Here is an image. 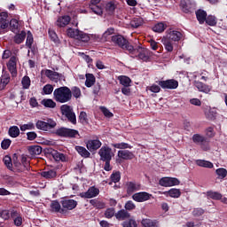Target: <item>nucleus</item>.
<instances>
[{"instance_id":"nucleus-1","label":"nucleus","mask_w":227,"mask_h":227,"mask_svg":"<svg viewBox=\"0 0 227 227\" xmlns=\"http://www.w3.org/2000/svg\"><path fill=\"white\" fill-rule=\"evenodd\" d=\"M53 98L59 104H67L72 101V90L67 86L59 87L53 91Z\"/></svg>"},{"instance_id":"nucleus-2","label":"nucleus","mask_w":227,"mask_h":227,"mask_svg":"<svg viewBox=\"0 0 227 227\" xmlns=\"http://www.w3.org/2000/svg\"><path fill=\"white\" fill-rule=\"evenodd\" d=\"M111 40H112L113 43H114V45H117L123 51H127V52H129V54H135L137 52V51L136 49H134V46H132V44H130L129 40H127V38H125L121 35H113Z\"/></svg>"},{"instance_id":"nucleus-3","label":"nucleus","mask_w":227,"mask_h":227,"mask_svg":"<svg viewBox=\"0 0 227 227\" xmlns=\"http://www.w3.org/2000/svg\"><path fill=\"white\" fill-rule=\"evenodd\" d=\"M98 155L100 157V160L105 162V171H111V169H113V168H111V160H113V157L114 155V153H113V149L109 146L104 145L99 149Z\"/></svg>"},{"instance_id":"nucleus-4","label":"nucleus","mask_w":227,"mask_h":227,"mask_svg":"<svg viewBox=\"0 0 227 227\" xmlns=\"http://www.w3.org/2000/svg\"><path fill=\"white\" fill-rule=\"evenodd\" d=\"M54 134H56V136L59 137H67L68 139H75L77 137H81L79 130L66 127L59 128L56 129Z\"/></svg>"},{"instance_id":"nucleus-5","label":"nucleus","mask_w":227,"mask_h":227,"mask_svg":"<svg viewBox=\"0 0 227 227\" xmlns=\"http://www.w3.org/2000/svg\"><path fill=\"white\" fill-rule=\"evenodd\" d=\"M61 114L67 118L68 121L73 125H77V117L75 116V113L74 112V107L70 106V105H62L60 106Z\"/></svg>"},{"instance_id":"nucleus-6","label":"nucleus","mask_w":227,"mask_h":227,"mask_svg":"<svg viewBox=\"0 0 227 227\" xmlns=\"http://www.w3.org/2000/svg\"><path fill=\"white\" fill-rule=\"evenodd\" d=\"M67 36L70 38H74L75 40H79L80 42H84L85 43H88L90 40V35L80 31L79 29L75 28H68L67 30Z\"/></svg>"},{"instance_id":"nucleus-7","label":"nucleus","mask_w":227,"mask_h":227,"mask_svg":"<svg viewBox=\"0 0 227 227\" xmlns=\"http://www.w3.org/2000/svg\"><path fill=\"white\" fill-rule=\"evenodd\" d=\"M56 125H58V123L52 119H49L47 122L38 120L35 123L36 129H38V130H43L44 132L51 130V129H54Z\"/></svg>"},{"instance_id":"nucleus-8","label":"nucleus","mask_w":227,"mask_h":227,"mask_svg":"<svg viewBox=\"0 0 227 227\" xmlns=\"http://www.w3.org/2000/svg\"><path fill=\"white\" fill-rule=\"evenodd\" d=\"M159 184L161 187H173L175 185H180V180L176 177H162L160 179Z\"/></svg>"},{"instance_id":"nucleus-9","label":"nucleus","mask_w":227,"mask_h":227,"mask_svg":"<svg viewBox=\"0 0 227 227\" xmlns=\"http://www.w3.org/2000/svg\"><path fill=\"white\" fill-rule=\"evenodd\" d=\"M180 6L184 13H192L196 10V4L191 0H181Z\"/></svg>"},{"instance_id":"nucleus-10","label":"nucleus","mask_w":227,"mask_h":227,"mask_svg":"<svg viewBox=\"0 0 227 227\" xmlns=\"http://www.w3.org/2000/svg\"><path fill=\"white\" fill-rule=\"evenodd\" d=\"M45 153L51 155V157H53L54 160L57 162H67V155H65L63 153L58 152L57 150L49 148L45 150Z\"/></svg>"},{"instance_id":"nucleus-11","label":"nucleus","mask_w":227,"mask_h":227,"mask_svg":"<svg viewBox=\"0 0 227 227\" xmlns=\"http://www.w3.org/2000/svg\"><path fill=\"white\" fill-rule=\"evenodd\" d=\"M157 82L163 90H176L178 88V81L175 79L158 81Z\"/></svg>"},{"instance_id":"nucleus-12","label":"nucleus","mask_w":227,"mask_h":227,"mask_svg":"<svg viewBox=\"0 0 227 227\" xmlns=\"http://www.w3.org/2000/svg\"><path fill=\"white\" fill-rule=\"evenodd\" d=\"M44 75H46L50 81H53L54 82H58V81H63V79H65V75L51 69H46L44 71Z\"/></svg>"},{"instance_id":"nucleus-13","label":"nucleus","mask_w":227,"mask_h":227,"mask_svg":"<svg viewBox=\"0 0 227 227\" xmlns=\"http://www.w3.org/2000/svg\"><path fill=\"white\" fill-rule=\"evenodd\" d=\"M100 194V190L95 186H90L87 192L80 193L82 198L91 200V198H97Z\"/></svg>"},{"instance_id":"nucleus-14","label":"nucleus","mask_w":227,"mask_h":227,"mask_svg":"<svg viewBox=\"0 0 227 227\" xmlns=\"http://www.w3.org/2000/svg\"><path fill=\"white\" fill-rule=\"evenodd\" d=\"M140 190H141V184L132 181L126 183V192L128 196H132L133 192H137V191H140Z\"/></svg>"},{"instance_id":"nucleus-15","label":"nucleus","mask_w":227,"mask_h":227,"mask_svg":"<svg viewBox=\"0 0 227 227\" xmlns=\"http://www.w3.org/2000/svg\"><path fill=\"white\" fill-rule=\"evenodd\" d=\"M183 37L184 35L182 32L177 30H169L165 36V38L170 40L171 42H180Z\"/></svg>"},{"instance_id":"nucleus-16","label":"nucleus","mask_w":227,"mask_h":227,"mask_svg":"<svg viewBox=\"0 0 227 227\" xmlns=\"http://www.w3.org/2000/svg\"><path fill=\"white\" fill-rule=\"evenodd\" d=\"M86 146L89 152H97L102 146V142L98 139L88 140Z\"/></svg>"},{"instance_id":"nucleus-17","label":"nucleus","mask_w":227,"mask_h":227,"mask_svg":"<svg viewBox=\"0 0 227 227\" xmlns=\"http://www.w3.org/2000/svg\"><path fill=\"white\" fill-rule=\"evenodd\" d=\"M7 68L12 75H17V57H11L7 63Z\"/></svg>"},{"instance_id":"nucleus-18","label":"nucleus","mask_w":227,"mask_h":227,"mask_svg":"<svg viewBox=\"0 0 227 227\" xmlns=\"http://www.w3.org/2000/svg\"><path fill=\"white\" fill-rule=\"evenodd\" d=\"M60 203L63 210H74L77 207V201L74 200H64Z\"/></svg>"},{"instance_id":"nucleus-19","label":"nucleus","mask_w":227,"mask_h":227,"mask_svg":"<svg viewBox=\"0 0 227 227\" xmlns=\"http://www.w3.org/2000/svg\"><path fill=\"white\" fill-rule=\"evenodd\" d=\"M194 86L197 88V90H199V91H201L202 93H210V91L212 90V87L200 81H195Z\"/></svg>"},{"instance_id":"nucleus-20","label":"nucleus","mask_w":227,"mask_h":227,"mask_svg":"<svg viewBox=\"0 0 227 227\" xmlns=\"http://www.w3.org/2000/svg\"><path fill=\"white\" fill-rule=\"evenodd\" d=\"M114 217L117 221H127V219H130V213L125 209H121L115 213Z\"/></svg>"},{"instance_id":"nucleus-21","label":"nucleus","mask_w":227,"mask_h":227,"mask_svg":"<svg viewBox=\"0 0 227 227\" xmlns=\"http://www.w3.org/2000/svg\"><path fill=\"white\" fill-rule=\"evenodd\" d=\"M118 157L123 159L124 160H132L134 159V153L128 150L118 151Z\"/></svg>"},{"instance_id":"nucleus-22","label":"nucleus","mask_w":227,"mask_h":227,"mask_svg":"<svg viewBox=\"0 0 227 227\" xmlns=\"http://www.w3.org/2000/svg\"><path fill=\"white\" fill-rule=\"evenodd\" d=\"M10 21L8 20V13L7 12H1L0 13V28L6 29Z\"/></svg>"},{"instance_id":"nucleus-23","label":"nucleus","mask_w":227,"mask_h":227,"mask_svg":"<svg viewBox=\"0 0 227 227\" xmlns=\"http://www.w3.org/2000/svg\"><path fill=\"white\" fill-rule=\"evenodd\" d=\"M70 20H72V19L68 15L59 17L57 20V26H59V27H65L70 24Z\"/></svg>"},{"instance_id":"nucleus-24","label":"nucleus","mask_w":227,"mask_h":227,"mask_svg":"<svg viewBox=\"0 0 227 227\" xmlns=\"http://www.w3.org/2000/svg\"><path fill=\"white\" fill-rule=\"evenodd\" d=\"M74 149L79 153V155H81V157H83V159H89V157L91 156V153L83 146L76 145Z\"/></svg>"},{"instance_id":"nucleus-25","label":"nucleus","mask_w":227,"mask_h":227,"mask_svg":"<svg viewBox=\"0 0 227 227\" xmlns=\"http://www.w3.org/2000/svg\"><path fill=\"white\" fill-rule=\"evenodd\" d=\"M41 176L46 180H52V178H56V176H58V173L54 169H50L41 172Z\"/></svg>"},{"instance_id":"nucleus-26","label":"nucleus","mask_w":227,"mask_h":227,"mask_svg":"<svg viewBox=\"0 0 227 227\" xmlns=\"http://www.w3.org/2000/svg\"><path fill=\"white\" fill-rule=\"evenodd\" d=\"M28 150V153L29 155H31L32 157H35L36 155H40V153H42V146L40 145H30L27 147Z\"/></svg>"},{"instance_id":"nucleus-27","label":"nucleus","mask_w":227,"mask_h":227,"mask_svg":"<svg viewBox=\"0 0 227 227\" xmlns=\"http://www.w3.org/2000/svg\"><path fill=\"white\" fill-rule=\"evenodd\" d=\"M51 212H59L60 214L65 213V209L61 208V204H59V201L58 200H52L51 203Z\"/></svg>"},{"instance_id":"nucleus-28","label":"nucleus","mask_w":227,"mask_h":227,"mask_svg":"<svg viewBox=\"0 0 227 227\" xmlns=\"http://www.w3.org/2000/svg\"><path fill=\"white\" fill-rule=\"evenodd\" d=\"M85 77H86L85 86L87 88H91V86L95 85L97 79L95 78V75L93 74H86Z\"/></svg>"},{"instance_id":"nucleus-29","label":"nucleus","mask_w":227,"mask_h":227,"mask_svg":"<svg viewBox=\"0 0 227 227\" xmlns=\"http://www.w3.org/2000/svg\"><path fill=\"white\" fill-rule=\"evenodd\" d=\"M172 41L168 39L167 37H162L161 39V43H163L165 50L168 52H173V43H171Z\"/></svg>"},{"instance_id":"nucleus-30","label":"nucleus","mask_w":227,"mask_h":227,"mask_svg":"<svg viewBox=\"0 0 227 227\" xmlns=\"http://www.w3.org/2000/svg\"><path fill=\"white\" fill-rule=\"evenodd\" d=\"M192 139L195 145H203L207 141V137L200 134H194Z\"/></svg>"},{"instance_id":"nucleus-31","label":"nucleus","mask_w":227,"mask_h":227,"mask_svg":"<svg viewBox=\"0 0 227 227\" xmlns=\"http://www.w3.org/2000/svg\"><path fill=\"white\" fill-rule=\"evenodd\" d=\"M196 164L197 166H200V168H207L208 169L214 168V163L205 160H197Z\"/></svg>"},{"instance_id":"nucleus-32","label":"nucleus","mask_w":227,"mask_h":227,"mask_svg":"<svg viewBox=\"0 0 227 227\" xmlns=\"http://www.w3.org/2000/svg\"><path fill=\"white\" fill-rule=\"evenodd\" d=\"M105 10L107 15H114V12L116 10V4H114V2H108L105 6Z\"/></svg>"},{"instance_id":"nucleus-33","label":"nucleus","mask_w":227,"mask_h":227,"mask_svg":"<svg viewBox=\"0 0 227 227\" xmlns=\"http://www.w3.org/2000/svg\"><path fill=\"white\" fill-rule=\"evenodd\" d=\"M196 17L200 24H204L207 20V12L203 10H198L196 12Z\"/></svg>"},{"instance_id":"nucleus-34","label":"nucleus","mask_w":227,"mask_h":227,"mask_svg":"<svg viewBox=\"0 0 227 227\" xmlns=\"http://www.w3.org/2000/svg\"><path fill=\"white\" fill-rule=\"evenodd\" d=\"M42 106L48 107L49 109H54L57 106L54 100L51 98H44L41 101Z\"/></svg>"},{"instance_id":"nucleus-35","label":"nucleus","mask_w":227,"mask_h":227,"mask_svg":"<svg viewBox=\"0 0 227 227\" xmlns=\"http://www.w3.org/2000/svg\"><path fill=\"white\" fill-rule=\"evenodd\" d=\"M8 134L10 137H19L20 136V129L17 126H12L9 128Z\"/></svg>"},{"instance_id":"nucleus-36","label":"nucleus","mask_w":227,"mask_h":227,"mask_svg":"<svg viewBox=\"0 0 227 227\" xmlns=\"http://www.w3.org/2000/svg\"><path fill=\"white\" fill-rule=\"evenodd\" d=\"M167 27L168 26L164 22H159L153 26V31L155 33H163V31H166Z\"/></svg>"},{"instance_id":"nucleus-37","label":"nucleus","mask_w":227,"mask_h":227,"mask_svg":"<svg viewBox=\"0 0 227 227\" xmlns=\"http://www.w3.org/2000/svg\"><path fill=\"white\" fill-rule=\"evenodd\" d=\"M143 226L144 227H159V222L157 220L144 219Z\"/></svg>"},{"instance_id":"nucleus-38","label":"nucleus","mask_w":227,"mask_h":227,"mask_svg":"<svg viewBox=\"0 0 227 227\" xmlns=\"http://www.w3.org/2000/svg\"><path fill=\"white\" fill-rule=\"evenodd\" d=\"M3 161L6 168L10 169V171H15V168H13V163L12 162V157L5 155L3 159Z\"/></svg>"},{"instance_id":"nucleus-39","label":"nucleus","mask_w":227,"mask_h":227,"mask_svg":"<svg viewBox=\"0 0 227 227\" xmlns=\"http://www.w3.org/2000/svg\"><path fill=\"white\" fill-rule=\"evenodd\" d=\"M26 31H21L20 34H17L14 36V42L18 44L22 43V42H24V40H26Z\"/></svg>"},{"instance_id":"nucleus-40","label":"nucleus","mask_w":227,"mask_h":227,"mask_svg":"<svg viewBox=\"0 0 227 227\" xmlns=\"http://www.w3.org/2000/svg\"><path fill=\"white\" fill-rule=\"evenodd\" d=\"M48 35L51 42H54V43L57 44L59 43V37H58V34H56V31H54L53 29H49Z\"/></svg>"},{"instance_id":"nucleus-41","label":"nucleus","mask_w":227,"mask_h":227,"mask_svg":"<svg viewBox=\"0 0 227 227\" xmlns=\"http://www.w3.org/2000/svg\"><path fill=\"white\" fill-rule=\"evenodd\" d=\"M167 193L168 194V196H170V198H180V196H182L180 189L176 188L170 189L168 192H167Z\"/></svg>"},{"instance_id":"nucleus-42","label":"nucleus","mask_w":227,"mask_h":227,"mask_svg":"<svg viewBox=\"0 0 227 227\" xmlns=\"http://www.w3.org/2000/svg\"><path fill=\"white\" fill-rule=\"evenodd\" d=\"M130 26H131V27L137 29V27L143 26V19L142 18H134L130 21Z\"/></svg>"},{"instance_id":"nucleus-43","label":"nucleus","mask_w":227,"mask_h":227,"mask_svg":"<svg viewBox=\"0 0 227 227\" xmlns=\"http://www.w3.org/2000/svg\"><path fill=\"white\" fill-rule=\"evenodd\" d=\"M21 84L23 86V90H29V87L31 86V79L29 76L25 75L21 80Z\"/></svg>"},{"instance_id":"nucleus-44","label":"nucleus","mask_w":227,"mask_h":227,"mask_svg":"<svg viewBox=\"0 0 227 227\" xmlns=\"http://www.w3.org/2000/svg\"><path fill=\"white\" fill-rule=\"evenodd\" d=\"M112 146L114 148H117L119 150H127V148H132L130 145L121 142V143H117V144H112Z\"/></svg>"},{"instance_id":"nucleus-45","label":"nucleus","mask_w":227,"mask_h":227,"mask_svg":"<svg viewBox=\"0 0 227 227\" xmlns=\"http://www.w3.org/2000/svg\"><path fill=\"white\" fill-rule=\"evenodd\" d=\"M119 80H120V83L122 86L126 88H129V86H130L131 80L129 76H120Z\"/></svg>"},{"instance_id":"nucleus-46","label":"nucleus","mask_w":227,"mask_h":227,"mask_svg":"<svg viewBox=\"0 0 227 227\" xmlns=\"http://www.w3.org/2000/svg\"><path fill=\"white\" fill-rule=\"evenodd\" d=\"M35 42V39L33 38V34L31 31H28L27 34V40H26V45L28 47V49H31L33 47V43Z\"/></svg>"},{"instance_id":"nucleus-47","label":"nucleus","mask_w":227,"mask_h":227,"mask_svg":"<svg viewBox=\"0 0 227 227\" xmlns=\"http://www.w3.org/2000/svg\"><path fill=\"white\" fill-rule=\"evenodd\" d=\"M206 117L207 120H215V116H217V112L215 110L209 108L208 111L205 112Z\"/></svg>"},{"instance_id":"nucleus-48","label":"nucleus","mask_w":227,"mask_h":227,"mask_svg":"<svg viewBox=\"0 0 227 227\" xmlns=\"http://www.w3.org/2000/svg\"><path fill=\"white\" fill-rule=\"evenodd\" d=\"M205 21L206 24H207L208 26H215L217 24V19L215 18V16L213 15L206 17Z\"/></svg>"},{"instance_id":"nucleus-49","label":"nucleus","mask_w":227,"mask_h":227,"mask_svg":"<svg viewBox=\"0 0 227 227\" xmlns=\"http://www.w3.org/2000/svg\"><path fill=\"white\" fill-rule=\"evenodd\" d=\"M122 227H137V223L132 218H129L128 221L122 223Z\"/></svg>"},{"instance_id":"nucleus-50","label":"nucleus","mask_w":227,"mask_h":227,"mask_svg":"<svg viewBox=\"0 0 227 227\" xmlns=\"http://www.w3.org/2000/svg\"><path fill=\"white\" fill-rule=\"evenodd\" d=\"M99 109L106 118H113L114 116V114L106 106H100Z\"/></svg>"},{"instance_id":"nucleus-51","label":"nucleus","mask_w":227,"mask_h":227,"mask_svg":"<svg viewBox=\"0 0 227 227\" xmlns=\"http://www.w3.org/2000/svg\"><path fill=\"white\" fill-rule=\"evenodd\" d=\"M90 9L96 15H102L104 13V9L102 8V6L99 5H92V7H90Z\"/></svg>"},{"instance_id":"nucleus-52","label":"nucleus","mask_w":227,"mask_h":227,"mask_svg":"<svg viewBox=\"0 0 227 227\" xmlns=\"http://www.w3.org/2000/svg\"><path fill=\"white\" fill-rule=\"evenodd\" d=\"M208 198H211V200H221L223 198V195L217 192H207Z\"/></svg>"},{"instance_id":"nucleus-53","label":"nucleus","mask_w":227,"mask_h":227,"mask_svg":"<svg viewBox=\"0 0 227 227\" xmlns=\"http://www.w3.org/2000/svg\"><path fill=\"white\" fill-rule=\"evenodd\" d=\"M21 132H26V130H35V124L29 122L28 124H23L20 127Z\"/></svg>"},{"instance_id":"nucleus-54","label":"nucleus","mask_w":227,"mask_h":227,"mask_svg":"<svg viewBox=\"0 0 227 227\" xmlns=\"http://www.w3.org/2000/svg\"><path fill=\"white\" fill-rule=\"evenodd\" d=\"M44 95H51L54 91V87L51 84H46L43 88Z\"/></svg>"},{"instance_id":"nucleus-55","label":"nucleus","mask_w":227,"mask_h":227,"mask_svg":"<svg viewBox=\"0 0 227 227\" xmlns=\"http://www.w3.org/2000/svg\"><path fill=\"white\" fill-rule=\"evenodd\" d=\"M72 97H74V98H81V89L79 87H73L71 89Z\"/></svg>"},{"instance_id":"nucleus-56","label":"nucleus","mask_w":227,"mask_h":227,"mask_svg":"<svg viewBox=\"0 0 227 227\" xmlns=\"http://www.w3.org/2000/svg\"><path fill=\"white\" fill-rule=\"evenodd\" d=\"M78 118H79L80 123H86V124L89 123L88 114H86V112H81Z\"/></svg>"},{"instance_id":"nucleus-57","label":"nucleus","mask_w":227,"mask_h":227,"mask_svg":"<svg viewBox=\"0 0 227 227\" xmlns=\"http://www.w3.org/2000/svg\"><path fill=\"white\" fill-rule=\"evenodd\" d=\"M114 215H116V214H114V208H113V207L107 208L105 211V217L106 219H113V217H114Z\"/></svg>"},{"instance_id":"nucleus-58","label":"nucleus","mask_w":227,"mask_h":227,"mask_svg":"<svg viewBox=\"0 0 227 227\" xmlns=\"http://www.w3.org/2000/svg\"><path fill=\"white\" fill-rule=\"evenodd\" d=\"M12 145V140L10 138H5L1 143L2 150H8Z\"/></svg>"},{"instance_id":"nucleus-59","label":"nucleus","mask_w":227,"mask_h":227,"mask_svg":"<svg viewBox=\"0 0 227 227\" xmlns=\"http://www.w3.org/2000/svg\"><path fill=\"white\" fill-rule=\"evenodd\" d=\"M111 180L114 182V184H118L120 180H121V175L120 172H115L111 175Z\"/></svg>"},{"instance_id":"nucleus-60","label":"nucleus","mask_w":227,"mask_h":227,"mask_svg":"<svg viewBox=\"0 0 227 227\" xmlns=\"http://www.w3.org/2000/svg\"><path fill=\"white\" fill-rule=\"evenodd\" d=\"M146 90L152 91V93H159L160 91V85H157L154 83L151 86H148Z\"/></svg>"},{"instance_id":"nucleus-61","label":"nucleus","mask_w":227,"mask_h":227,"mask_svg":"<svg viewBox=\"0 0 227 227\" xmlns=\"http://www.w3.org/2000/svg\"><path fill=\"white\" fill-rule=\"evenodd\" d=\"M215 173L219 176V178H226V176H227L226 168H217L215 170Z\"/></svg>"},{"instance_id":"nucleus-62","label":"nucleus","mask_w":227,"mask_h":227,"mask_svg":"<svg viewBox=\"0 0 227 227\" xmlns=\"http://www.w3.org/2000/svg\"><path fill=\"white\" fill-rule=\"evenodd\" d=\"M125 210L128 212L136 209V204L132 200H128L124 206Z\"/></svg>"},{"instance_id":"nucleus-63","label":"nucleus","mask_w":227,"mask_h":227,"mask_svg":"<svg viewBox=\"0 0 227 227\" xmlns=\"http://www.w3.org/2000/svg\"><path fill=\"white\" fill-rule=\"evenodd\" d=\"M10 27L12 31H17V29H19V20H17L16 19L11 20Z\"/></svg>"},{"instance_id":"nucleus-64","label":"nucleus","mask_w":227,"mask_h":227,"mask_svg":"<svg viewBox=\"0 0 227 227\" xmlns=\"http://www.w3.org/2000/svg\"><path fill=\"white\" fill-rule=\"evenodd\" d=\"M132 200L137 201L138 203H143V192L133 194Z\"/></svg>"}]
</instances>
